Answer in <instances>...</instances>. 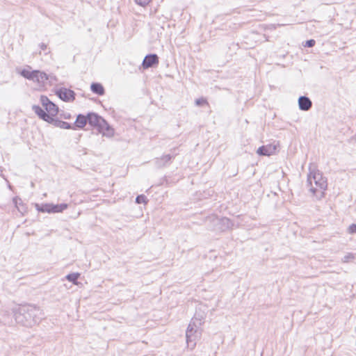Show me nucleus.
Returning a JSON list of instances; mask_svg holds the SVG:
<instances>
[{"mask_svg":"<svg viewBox=\"0 0 356 356\" xmlns=\"http://www.w3.org/2000/svg\"><path fill=\"white\" fill-rule=\"evenodd\" d=\"M42 316V312L39 307L24 305L20 307L18 312L15 314V318L18 323L26 327H32L40 322Z\"/></svg>","mask_w":356,"mask_h":356,"instance_id":"1","label":"nucleus"},{"mask_svg":"<svg viewBox=\"0 0 356 356\" xmlns=\"http://www.w3.org/2000/svg\"><path fill=\"white\" fill-rule=\"evenodd\" d=\"M88 123L97 129L104 136L111 138L114 136V129L100 115L95 113L88 114Z\"/></svg>","mask_w":356,"mask_h":356,"instance_id":"2","label":"nucleus"},{"mask_svg":"<svg viewBox=\"0 0 356 356\" xmlns=\"http://www.w3.org/2000/svg\"><path fill=\"white\" fill-rule=\"evenodd\" d=\"M307 185L309 187V191L314 194H315L318 189L325 190L327 186L325 178L323 177V175L314 166L309 167Z\"/></svg>","mask_w":356,"mask_h":356,"instance_id":"3","label":"nucleus"},{"mask_svg":"<svg viewBox=\"0 0 356 356\" xmlns=\"http://www.w3.org/2000/svg\"><path fill=\"white\" fill-rule=\"evenodd\" d=\"M201 320L199 321L195 319H191L186 332V343L188 348L191 350L194 349L196 346V341L200 338L202 334Z\"/></svg>","mask_w":356,"mask_h":356,"instance_id":"4","label":"nucleus"},{"mask_svg":"<svg viewBox=\"0 0 356 356\" xmlns=\"http://www.w3.org/2000/svg\"><path fill=\"white\" fill-rule=\"evenodd\" d=\"M40 102L42 105L44 107L46 111L48 113V114L50 115V116L53 118L57 114L58 111V108L56 104L51 102L47 97L41 96Z\"/></svg>","mask_w":356,"mask_h":356,"instance_id":"5","label":"nucleus"},{"mask_svg":"<svg viewBox=\"0 0 356 356\" xmlns=\"http://www.w3.org/2000/svg\"><path fill=\"white\" fill-rule=\"evenodd\" d=\"M58 97L65 102H72L75 99V93L73 90L65 88H61L56 92Z\"/></svg>","mask_w":356,"mask_h":356,"instance_id":"6","label":"nucleus"},{"mask_svg":"<svg viewBox=\"0 0 356 356\" xmlns=\"http://www.w3.org/2000/svg\"><path fill=\"white\" fill-rule=\"evenodd\" d=\"M173 159L174 156L170 154H165L159 158H156L154 163L158 168H164L169 165Z\"/></svg>","mask_w":356,"mask_h":356,"instance_id":"7","label":"nucleus"},{"mask_svg":"<svg viewBox=\"0 0 356 356\" xmlns=\"http://www.w3.org/2000/svg\"><path fill=\"white\" fill-rule=\"evenodd\" d=\"M159 63V57L156 54H152L146 56L143 61L142 65L144 69L154 67Z\"/></svg>","mask_w":356,"mask_h":356,"instance_id":"8","label":"nucleus"},{"mask_svg":"<svg viewBox=\"0 0 356 356\" xmlns=\"http://www.w3.org/2000/svg\"><path fill=\"white\" fill-rule=\"evenodd\" d=\"M33 110L42 120L49 123H53L54 118L50 116V115L48 114L47 111H44L40 106L34 105L33 106Z\"/></svg>","mask_w":356,"mask_h":356,"instance_id":"9","label":"nucleus"},{"mask_svg":"<svg viewBox=\"0 0 356 356\" xmlns=\"http://www.w3.org/2000/svg\"><path fill=\"white\" fill-rule=\"evenodd\" d=\"M277 149L275 145H263L258 148L257 153L261 156H270L273 154Z\"/></svg>","mask_w":356,"mask_h":356,"instance_id":"10","label":"nucleus"},{"mask_svg":"<svg viewBox=\"0 0 356 356\" xmlns=\"http://www.w3.org/2000/svg\"><path fill=\"white\" fill-rule=\"evenodd\" d=\"M298 105L300 110L307 111L311 108L312 103L307 97L301 96L298 99Z\"/></svg>","mask_w":356,"mask_h":356,"instance_id":"11","label":"nucleus"},{"mask_svg":"<svg viewBox=\"0 0 356 356\" xmlns=\"http://www.w3.org/2000/svg\"><path fill=\"white\" fill-rule=\"evenodd\" d=\"M48 80V76L46 73L35 70L33 81L37 82L39 86H44Z\"/></svg>","mask_w":356,"mask_h":356,"instance_id":"12","label":"nucleus"},{"mask_svg":"<svg viewBox=\"0 0 356 356\" xmlns=\"http://www.w3.org/2000/svg\"><path fill=\"white\" fill-rule=\"evenodd\" d=\"M88 123V115L86 116L79 114L77 115L75 124L78 128H83Z\"/></svg>","mask_w":356,"mask_h":356,"instance_id":"13","label":"nucleus"},{"mask_svg":"<svg viewBox=\"0 0 356 356\" xmlns=\"http://www.w3.org/2000/svg\"><path fill=\"white\" fill-rule=\"evenodd\" d=\"M91 90L99 95H102L104 93V89L102 84L98 83H92L90 86Z\"/></svg>","mask_w":356,"mask_h":356,"instance_id":"14","label":"nucleus"},{"mask_svg":"<svg viewBox=\"0 0 356 356\" xmlns=\"http://www.w3.org/2000/svg\"><path fill=\"white\" fill-rule=\"evenodd\" d=\"M68 204L65 203L60 204H51V213H60L63 212L65 209H67Z\"/></svg>","mask_w":356,"mask_h":356,"instance_id":"15","label":"nucleus"},{"mask_svg":"<svg viewBox=\"0 0 356 356\" xmlns=\"http://www.w3.org/2000/svg\"><path fill=\"white\" fill-rule=\"evenodd\" d=\"M35 207L38 211H40L42 213H44V212L51 213V204H43L41 205L36 204Z\"/></svg>","mask_w":356,"mask_h":356,"instance_id":"16","label":"nucleus"},{"mask_svg":"<svg viewBox=\"0 0 356 356\" xmlns=\"http://www.w3.org/2000/svg\"><path fill=\"white\" fill-rule=\"evenodd\" d=\"M53 122L56 127H60L61 129H70L72 128V125L70 123L65 121L54 120Z\"/></svg>","mask_w":356,"mask_h":356,"instance_id":"17","label":"nucleus"},{"mask_svg":"<svg viewBox=\"0 0 356 356\" xmlns=\"http://www.w3.org/2000/svg\"><path fill=\"white\" fill-rule=\"evenodd\" d=\"M80 277V273H70L66 275V279L69 281L72 282L74 284H78L77 280Z\"/></svg>","mask_w":356,"mask_h":356,"instance_id":"18","label":"nucleus"},{"mask_svg":"<svg viewBox=\"0 0 356 356\" xmlns=\"http://www.w3.org/2000/svg\"><path fill=\"white\" fill-rule=\"evenodd\" d=\"M22 76H23L24 78L33 81L34 79V75L35 74V70L34 71H29L26 70H23L21 72Z\"/></svg>","mask_w":356,"mask_h":356,"instance_id":"19","label":"nucleus"},{"mask_svg":"<svg viewBox=\"0 0 356 356\" xmlns=\"http://www.w3.org/2000/svg\"><path fill=\"white\" fill-rule=\"evenodd\" d=\"M147 202V197L144 195H139L136 198V202L137 204H142V203L146 204Z\"/></svg>","mask_w":356,"mask_h":356,"instance_id":"20","label":"nucleus"},{"mask_svg":"<svg viewBox=\"0 0 356 356\" xmlns=\"http://www.w3.org/2000/svg\"><path fill=\"white\" fill-rule=\"evenodd\" d=\"M355 258L354 254L352 253H348L346 255H345L342 259V262L343 263H348L350 260H352Z\"/></svg>","mask_w":356,"mask_h":356,"instance_id":"21","label":"nucleus"},{"mask_svg":"<svg viewBox=\"0 0 356 356\" xmlns=\"http://www.w3.org/2000/svg\"><path fill=\"white\" fill-rule=\"evenodd\" d=\"M195 318H196L198 321H199V320H201V321H200V322H201V325H202L203 324V323H204V314H201V313H197V312H196V313L195 314L194 317H193L192 319H195Z\"/></svg>","mask_w":356,"mask_h":356,"instance_id":"22","label":"nucleus"},{"mask_svg":"<svg viewBox=\"0 0 356 356\" xmlns=\"http://www.w3.org/2000/svg\"><path fill=\"white\" fill-rule=\"evenodd\" d=\"M195 104L198 106H200L204 104H208V102L204 98H199L195 100Z\"/></svg>","mask_w":356,"mask_h":356,"instance_id":"23","label":"nucleus"},{"mask_svg":"<svg viewBox=\"0 0 356 356\" xmlns=\"http://www.w3.org/2000/svg\"><path fill=\"white\" fill-rule=\"evenodd\" d=\"M135 1H136V3H138V5L141 6H145L150 2V0H135Z\"/></svg>","mask_w":356,"mask_h":356,"instance_id":"24","label":"nucleus"},{"mask_svg":"<svg viewBox=\"0 0 356 356\" xmlns=\"http://www.w3.org/2000/svg\"><path fill=\"white\" fill-rule=\"evenodd\" d=\"M348 233L349 234H355L356 233V224H352L348 227Z\"/></svg>","mask_w":356,"mask_h":356,"instance_id":"25","label":"nucleus"},{"mask_svg":"<svg viewBox=\"0 0 356 356\" xmlns=\"http://www.w3.org/2000/svg\"><path fill=\"white\" fill-rule=\"evenodd\" d=\"M315 43H316V42L314 40H312V39L308 40L306 41L305 46L308 47H312L315 45Z\"/></svg>","mask_w":356,"mask_h":356,"instance_id":"26","label":"nucleus"},{"mask_svg":"<svg viewBox=\"0 0 356 356\" xmlns=\"http://www.w3.org/2000/svg\"><path fill=\"white\" fill-rule=\"evenodd\" d=\"M40 46L42 50H45L47 49V44L44 43H41Z\"/></svg>","mask_w":356,"mask_h":356,"instance_id":"27","label":"nucleus"}]
</instances>
